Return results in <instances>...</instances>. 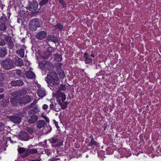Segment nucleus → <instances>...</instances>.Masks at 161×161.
Listing matches in <instances>:
<instances>
[{
    "instance_id": "obj_1",
    "label": "nucleus",
    "mask_w": 161,
    "mask_h": 161,
    "mask_svg": "<svg viewBox=\"0 0 161 161\" xmlns=\"http://www.w3.org/2000/svg\"><path fill=\"white\" fill-rule=\"evenodd\" d=\"M53 72L47 75V77L45 78V80L47 83L52 84L53 86H56L59 84V80L58 78L56 73Z\"/></svg>"
},
{
    "instance_id": "obj_2",
    "label": "nucleus",
    "mask_w": 161,
    "mask_h": 161,
    "mask_svg": "<svg viewBox=\"0 0 161 161\" xmlns=\"http://www.w3.org/2000/svg\"><path fill=\"white\" fill-rule=\"evenodd\" d=\"M42 24V21L40 19H32L29 24L30 29L32 31H35L37 27H40Z\"/></svg>"
},
{
    "instance_id": "obj_3",
    "label": "nucleus",
    "mask_w": 161,
    "mask_h": 161,
    "mask_svg": "<svg viewBox=\"0 0 161 161\" xmlns=\"http://www.w3.org/2000/svg\"><path fill=\"white\" fill-rule=\"evenodd\" d=\"M3 67L6 70L11 69L14 67V61L10 59H7L1 62Z\"/></svg>"
},
{
    "instance_id": "obj_4",
    "label": "nucleus",
    "mask_w": 161,
    "mask_h": 161,
    "mask_svg": "<svg viewBox=\"0 0 161 161\" xmlns=\"http://www.w3.org/2000/svg\"><path fill=\"white\" fill-rule=\"evenodd\" d=\"M39 65L40 68L44 71L48 70L52 66V64L45 60H42L39 62Z\"/></svg>"
},
{
    "instance_id": "obj_5",
    "label": "nucleus",
    "mask_w": 161,
    "mask_h": 161,
    "mask_svg": "<svg viewBox=\"0 0 161 161\" xmlns=\"http://www.w3.org/2000/svg\"><path fill=\"white\" fill-rule=\"evenodd\" d=\"M38 6V4L36 1H33L30 3L28 8L30 11L33 12L36 11L37 9Z\"/></svg>"
},
{
    "instance_id": "obj_6",
    "label": "nucleus",
    "mask_w": 161,
    "mask_h": 161,
    "mask_svg": "<svg viewBox=\"0 0 161 161\" xmlns=\"http://www.w3.org/2000/svg\"><path fill=\"white\" fill-rule=\"evenodd\" d=\"M31 101V97L29 96L26 95L23 97H20L19 99V103L22 104H27Z\"/></svg>"
},
{
    "instance_id": "obj_7",
    "label": "nucleus",
    "mask_w": 161,
    "mask_h": 161,
    "mask_svg": "<svg viewBox=\"0 0 161 161\" xmlns=\"http://www.w3.org/2000/svg\"><path fill=\"white\" fill-rule=\"evenodd\" d=\"M10 121L15 124H19L21 121V118L18 115H14L9 117Z\"/></svg>"
},
{
    "instance_id": "obj_8",
    "label": "nucleus",
    "mask_w": 161,
    "mask_h": 161,
    "mask_svg": "<svg viewBox=\"0 0 161 161\" xmlns=\"http://www.w3.org/2000/svg\"><path fill=\"white\" fill-rule=\"evenodd\" d=\"M47 36V33L45 31L39 32L35 36V37L38 40H42L45 38Z\"/></svg>"
},
{
    "instance_id": "obj_9",
    "label": "nucleus",
    "mask_w": 161,
    "mask_h": 161,
    "mask_svg": "<svg viewBox=\"0 0 161 161\" xmlns=\"http://www.w3.org/2000/svg\"><path fill=\"white\" fill-rule=\"evenodd\" d=\"M38 117L36 115L33 114L27 118L28 122L30 124H34L38 120Z\"/></svg>"
},
{
    "instance_id": "obj_10",
    "label": "nucleus",
    "mask_w": 161,
    "mask_h": 161,
    "mask_svg": "<svg viewBox=\"0 0 161 161\" xmlns=\"http://www.w3.org/2000/svg\"><path fill=\"white\" fill-rule=\"evenodd\" d=\"M19 138L22 140L26 141L29 140L30 138V137L26 132L23 131L20 133Z\"/></svg>"
},
{
    "instance_id": "obj_11",
    "label": "nucleus",
    "mask_w": 161,
    "mask_h": 161,
    "mask_svg": "<svg viewBox=\"0 0 161 161\" xmlns=\"http://www.w3.org/2000/svg\"><path fill=\"white\" fill-rule=\"evenodd\" d=\"M51 143H56L55 147H57L60 146L63 143L62 141H61L59 139L56 138L55 137H52L49 139Z\"/></svg>"
},
{
    "instance_id": "obj_12",
    "label": "nucleus",
    "mask_w": 161,
    "mask_h": 161,
    "mask_svg": "<svg viewBox=\"0 0 161 161\" xmlns=\"http://www.w3.org/2000/svg\"><path fill=\"white\" fill-rule=\"evenodd\" d=\"M24 82L21 80L12 81L11 82V85L13 86H19L24 85Z\"/></svg>"
},
{
    "instance_id": "obj_13",
    "label": "nucleus",
    "mask_w": 161,
    "mask_h": 161,
    "mask_svg": "<svg viewBox=\"0 0 161 161\" xmlns=\"http://www.w3.org/2000/svg\"><path fill=\"white\" fill-rule=\"evenodd\" d=\"M37 94L38 96L42 98L46 95V92L45 89L42 88H38L37 91Z\"/></svg>"
},
{
    "instance_id": "obj_14",
    "label": "nucleus",
    "mask_w": 161,
    "mask_h": 161,
    "mask_svg": "<svg viewBox=\"0 0 161 161\" xmlns=\"http://www.w3.org/2000/svg\"><path fill=\"white\" fill-rule=\"evenodd\" d=\"M4 19L3 17L0 18V22L1 23V24L0 25V30L2 31H5L7 29L5 23H3Z\"/></svg>"
},
{
    "instance_id": "obj_15",
    "label": "nucleus",
    "mask_w": 161,
    "mask_h": 161,
    "mask_svg": "<svg viewBox=\"0 0 161 161\" xmlns=\"http://www.w3.org/2000/svg\"><path fill=\"white\" fill-rule=\"evenodd\" d=\"M52 49L51 47H49L48 49V51H47L45 53V54L46 56L44 57V58H47L49 56H52L54 55V54H52L53 53H54V52L51 51Z\"/></svg>"
},
{
    "instance_id": "obj_16",
    "label": "nucleus",
    "mask_w": 161,
    "mask_h": 161,
    "mask_svg": "<svg viewBox=\"0 0 161 161\" xmlns=\"http://www.w3.org/2000/svg\"><path fill=\"white\" fill-rule=\"evenodd\" d=\"M47 39L48 41L53 42L55 43L58 42L57 37L54 35H50L49 36Z\"/></svg>"
},
{
    "instance_id": "obj_17",
    "label": "nucleus",
    "mask_w": 161,
    "mask_h": 161,
    "mask_svg": "<svg viewBox=\"0 0 161 161\" xmlns=\"http://www.w3.org/2000/svg\"><path fill=\"white\" fill-rule=\"evenodd\" d=\"M25 76L29 79H33L35 77V74L31 71H28L25 73Z\"/></svg>"
},
{
    "instance_id": "obj_18",
    "label": "nucleus",
    "mask_w": 161,
    "mask_h": 161,
    "mask_svg": "<svg viewBox=\"0 0 161 161\" xmlns=\"http://www.w3.org/2000/svg\"><path fill=\"white\" fill-rule=\"evenodd\" d=\"M85 58V62L86 64H90L92 63V59L89 57V55L88 53H85L84 55Z\"/></svg>"
},
{
    "instance_id": "obj_19",
    "label": "nucleus",
    "mask_w": 161,
    "mask_h": 161,
    "mask_svg": "<svg viewBox=\"0 0 161 161\" xmlns=\"http://www.w3.org/2000/svg\"><path fill=\"white\" fill-rule=\"evenodd\" d=\"M46 122L44 120H39L36 124V126L37 128L41 129L44 127L46 125Z\"/></svg>"
},
{
    "instance_id": "obj_20",
    "label": "nucleus",
    "mask_w": 161,
    "mask_h": 161,
    "mask_svg": "<svg viewBox=\"0 0 161 161\" xmlns=\"http://www.w3.org/2000/svg\"><path fill=\"white\" fill-rule=\"evenodd\" d=\"M7 50L4 47H3L0 48V56L1 57H3L7 54Z\"/></svg>"
},
{
    "instance_id": "obj_21",
    "label": "nucleus",
    "mask_w": 161,
    "mask_h": 161,
    "mask_svg": "<svg viewBox=\"0 0 161 161\" xmlns=\"http://www.w3.org/2000/svg\"><path fill=\"white\" fill-rule=\"evenodd\" d=\"M39 111L37 106H36L31 109L28 111L29 114H37Z\"/></svg>"
},
{
    "instance_id": "obj_22",
    "label": "nucleus",
    "mask_w": 161,
    "mask_h": 161,
    "mask_svg": "<svg viewBox=\"0 0 161 161\" xmlns=\"http://www.w3.org/2000/svg\"><path fill=\"white\" fill-rule=\"evenodd\" d=\"M51 130V127L48 124V125H47L44 127L42 130L44 134H47L50 132Z\"/></svg>"
},
{
    "instance_id": "obj_23",
    "label": "nucleus",
    "mask_w": 161,
    "mask_h": 161,
    "mask_svg": "<svg viewBox=\"0 0 161 161\" xmlns=\"http://www.w3.org/2000/svg\"><path fill=\"white\" fill-rule=\"evenodd\" d=\"M15 64L17 66H21L23 65V62L22 60L19 58L16 59Z\"/></svg>"
},
{
    "instance_id": "obj_24",
    "label": "nucleus",
    "mask_w": 161,
    "mask_h": 161,
    "mask_svg": "<svg viewBox=\"0 0 161 161\" xmlns=\"http://www.w3.org/2000/svg\"><path fill=\"white\" fill-rule=\"evenodd\" d=\"M18 55L20 57L23 58L24 56L25 51L24 49L21 48L16 52Z\"/></svg>"
},
{
    "instance_id": "obj_25",
    "label": "nucleus",
    "mask_w": 161,
    "mask_h": 161,
    "mask_svg": "<svg viewBox=\"0 0 161 161\" xmlns=\"http://www.w3.org/2000/svg\"><path fill=\"white\" fill-rule=\"evenodd\" d=\"M90 138H91V142L89 143V145L90 146H92L93 145H97L98 144V143L96 142L94 140V139L93 137V136H91Z\"/></svg>"
},
{
    "instance_id": "obj_26",
    "label": "nucleus",
    "mask_w": 161,
    "mask_h": 161,
    "mask_svg": "<svg viewBox=\"0 0 161 161\" xmlns=\"http://www.w3.org/2000/svg\"><path fill=\"white\" fill-rule=\"evenodd\" d=\"M58 73L61 78H63L64 77L65 75L62 70L59 69L58 70Z\"/></svg>"
},
{
    "instance_id": "obj_27",
    "label": "nucleus",
    "mask_w": 161,
    "mask_h": 161,
    "mask_svg": "<svg viewBox=\"0 0 161 161\" xmlns=\"http://www.w3.org/2000/svg\"><path fill=\"white\" fill-rule=\"evenodd\" d=\"M53 57H55V60L57 61H60L62 58L61 56L60 55H58V53L54 54Z\"/></svg>"
},
{
    "instance_id": "obj_28",
    "label": "nucleus",
    "mask_w": 161,
    "mask_h": 161,
    "mask_svg": "<svg viewBox=\"0 0 161 161\" xmlns=\"http://www.w3.org/2000/svg\"><path fill=\"white\" fill-rule=\"evenodd\" d=\"M10 102L11 104L14 106L17 105L18 102L17 100L14 98H12L10 99Z\"/></svg>"
},
{
    "instance_id": "obj_29",
    "label": "nucleus",
    "mask_w": 161,
    "mask_h": 161,
    "mask_svg": "<svg viewBox=\"0 0 161 161\" xmlns=\"http://www.w3.org/2000/svg\"><path fill=\"white\" fill-rule=\"evenodd\" d=\"M8 47L10 49H12L14 47V45L13 42L11 39H9L8 41Z\"/></svg>"
},
{
    "instance_id": "obj_30",
    "label": "nucleus",
    "mask_w": 161,
    "mask_h": 161,
    "mask_svg": "<svg viewBox=\"0 0 161 161\" xmlns=\"http://www.w3.org/2000/svg\"><path fill=\"white\" fill-rule=\"evenodd\" d=\"M30 152V149H25L24 154L22 156V157L25 158L27 156L31 154Z\"/></svg>"
},
{
    "instance_id": "obj_31",
    "label": "nucleus",
    "mask_w": 161,
    "mask_h": 161,
    "mask_svg": "<svg viewBox=\"0 0 161 161\" xmlns=\"http://www.w3.org/2000/svg\"><path fill=\"white\" fill-rule=\"evenodd\" d=\"M48 0H41L39 2V5L40 6L43 5L47 4L48 2Z\"/></svg>"
},
{
    "instance_id": "obj_32",
    "label": "nucleus",
    "mask_w": 161,
    "mask_h": 161,
    "mask_svg": "<svg viewBox=\"0 0 161 161\" xmlns=\"http://www.w3.org/2000/svg\"><path fill=\"white\" fill-rule=\"evenodd\" d=\"M9 102V100H3L2 103V105L3 107H6L7 106Z\"/></svg>"
},
{
    "instance_id": "obj_33",
    "label": "nucleus",
    "mask_w": 161,
    "mask_h": 161,
    "mask_svg": "<svg viewBox=\"0 0 161 161\" xmlns=\"http://www.w3.org/2000/svg\"><path fill=\"white\" fill-rule=\"evenodd\" d=\"M54 26L55 27V29L57 28L59 30H61L63 27L62 25L60 24H58Z\"/></svg>"
},
{
    "instance_id": "obj_34",
    "label": "nucleus",
    "mask_w": 161,
    "mask_h": 161,
    "mask_svg": "<svg viewBox=\"0 0 161 161\" xmlns=\"http://www.w3.org/2000/svg\"><path fill=\"white\" fill-rule=\"evenodd\" d=\"M25 149L23 147H20L18 149V151L19 153L22 154L24 153H25Z\"/></svg>"
},
{
    "instance_id": "obj_35",
    "label": "nucleus",
    "mask_w": 161,
    "mask_h": 161,
    "mask_svg": "<svg viewBox=\"0 0 161 161\" xmlns=\"http://www.w3.org/2000/svg\"><path fill=\"white\" fill-rule=\"evenodd\" d=\"M26 91L25 89H22L19 91V94L20 95H23L25 94L26 93Z\"/></svg>"
},
{
    "instance_id": "obj_36",
    "label": "nucleus",
    "mask_w": 161,
    "mask_h": 161,
    "mask_svg": "<svg viewBox=\"0 0 161 161\" xmlns=\"http://www.w3.org/2000/svg\"><path fill=\"white\" fill-rule=\"evenodd\" d=\"M26 130L27 131V132L30 133H32L33 132V130L30 128L27 127L26 128Z\"/></svg>"
},
{
    "instance_id": "obj_37",
    "label": "nucleus",
    "mask_w": 161,
    "mask_h": 161,
    "mask_svg": "<svg viewBox=\"0 0 161 161\" xmlns=\"http://www.w3.org/2000/svg\"><path fill=\"white\" fill-rule=\"evenodd\" d=\"M30 154H36L37 153V151L36 149H30Z\"/></svg>"
},
{
    "instance_id": "obj_38",
    "label": "nucleus",
    "mask_w": 161,
    "mask_h": 161,
    "mask_svg": "<svg viewBox=\"0 0 161 161\" xmlns=\"http://www.w3.org/2000/svg\"><path fill=\"white\" fill-rule=\"evenodd\" d=\"M67 104L68 103L67 102H64L63 104H62V105L61 106V108L63 109H64L66 107Z\"/></svg>"
},
{
    "instance_id": "obj_39",
    "label": "nucleus",
    "mask_w": 161,
    "mask_h": 161,
    "mask_svg": "<svg viewBox=\"0 0 161 161\" xmlns=\"http://www.w3.org/2000/svg\"><path fill=\"white\" fill-rule=\"evenodd\" d=\"M4 127V125L2 123H0V131H2L3 130Z\"/></svg>"
},
{
    "instance_id": "obj_40",
    "label": "nucleus",
    "mask_w": 161,
    "mask_h": 161,
    "mask_svg": "<svg viewBox=\"0 0 161 161\" xmlns=\"http://www.w3.org/2000/svg\"><path fill=\"white\" fill-rule=\"evenodd\" d=\"M65 89V87L64 86L61 85L59 87V90L60 91L61 90H64Z\"/></svg>"
},
{
    "instance_id": "obj_41",
    "label": "nucleus",
    "mask_w": 161,
    "mask_h": 161,
    "mask_svg": "<svg viewBox=\"0 0 161 161\" xmlns=\"http://www.w3.org/2000/svg\"><path fill=\"white\" fill-rule=\"evenodd\" d=\"M61 96L62 100V102H63L64 101L66 98V96L65 94H62Z\"/></svg>"
},
{
    "instance_id": "obj_42",
    "label": "nucleus",
    "mask_w": 161,
    "mask_h": 161,
    "mask_svg": "<svg viewBox=\"0 0 161 161\" xmlns=\"http://www.w3.org/2000/svg\"><path fill=\"white\" fill-rule=\"evenodd\" d=\"M5 44L4 40L3 39L0 38V45L3 46Z\"/></svg>"
},
{
    "instance_id": "obj_43",
    "label": "nucleus",
    "mask_w": 161,
    "mask_h": 161,
    "mask_svg": "<svg viewBox=\"0 0 161 161\" xmlns=\"http://www.w3.org/2000/svg\"><path fill=\"white\" fill-rule=\"evenodd\" d=\"M16 74L20 76L22 74V72L20 70H17L16 71Z\"/></svg>"
},
{
    "instance_id": "obj_44",
    "label": "nucleus",
    "mask_w": 161,
    "mask_h": 161,
    "mask_svg": "<svg viewBox=\"0 0 161 161\" xmlns=\"http://www.w3.org/2000/svg\"><path fill=\"white\" fill-rule=\"evenodd\" d=\"M36 103V102H35L34 101L33 102V103H32L31 105L29 106V108H31L32 107H34L35 104Z\"/></svg>"
},
{
    "instance_id": "obj_45",
    "label": "nucleus",
    "mask_w": 161,
    "mask_h": 161,
    "mask_svg": "<svg viewBox=\"0 0 161 161\" xmlns=\"http://www.w3.org/2000/svg\"><path fill=\"white\" fill-rule=\"evenodd\" d=\"M48 107V106L47 104H44L42 106V109L44 110H46Z\"/></svg>"
},
{
    "instance_id": "obj_46",
    "label": "nucleus",
    "mask_w": 161,
    "mask_h": 161,
    "mask_svg": "<svg viewBox=\"0 0 161 161\" xmlns=\"http://www.w3.org/2000/svg\"><path fill=\"white\" fill-rule=\"evenodd\" d=\"M54 121L55 122V125H56L57 129H58L59 128V127L58 126V123L57 122H56L55 120H54Z\"/></svg>"
},
{
    "instance_id": "obj_47",
    "label": "nucleus",
    "mask_w": 161,
    "mask_h": 161,
    "mask_svg": "<svg viewBox=\"0 0 161 161\" xmlns=\"http://www.w3.org/2000/svg\"><path fill=\"white\" fill-rule=\"evenodd\" d=\"M4 97V95L3 94H0V99L3 98Z\"/></svg>"
},
{
    "instance_id": "obj_48",
    "label": "nucleus",
    "mask_w": 161,
    "mask_h": 161,
    "mask_svg": "<svg viewBox=\"0 0 161 161\" xmlns=\"http://www.w3.org/2000/svg\"><path fill=\"white\" fill-rule=\"evenodd\" d=\"M4 89L3 88H0V93L3 92H4Z\"/></svg>"
},
{
    "instance_id": "obj_49",
    "label": "nucleus",
    "mask_w": 161,
    "mask_h": 161,
    "mask_svg": "<svg viewBox=\"0 0 161 161\" xmlns=\"http://www.w3.org/2000/svg\"><path fill=\"white\" fill-rule=\"evenodd\" d=\"M41 159H31L30 161H40Z\"/></svg>"
},
{
    "instance_id": "obj_50",
    "label": "nucleus",
    "mask_w": 161,
    "mask_h": 161,
    "mask_svg": "<svg viewBox=\"0 0 161 161\" xmlns=\"http://www.w3.org/2000/svg\"><path fill=\"white\" fill-rule=\"evenodd\" d=\"M61 3L62 4V7L63 8H64L66 7V4L64 2H63V3Z\"/></svg>"
},
{
    "instance_id": "obj_51",
    "label": "nucleus",
    "mask_w": 161,
    "mask_h": 161,
    "mask_svg": "<svg viewBox=\"0 0 161 161\" xmlns=\"http://www.w3.org/2000/svg\"><path fill=\"white\" fill-rule=\"evenodd\" d=\"M49 107H50V108H53L54 106V105L53 104H51L50 105Z\"/></svg>"
},
{
    "instance_id": "obj_52",
    "label": "nucleus",
    "mask_w": 161,
    "mask_h": 161,
    "mask_svg": "<svg viewBox=\"0 0 161 161\" xmlns=\"http://www.w3.org/2000/svg\"><path fill=\"white\" fill-rule=\"evenodd\" d=\"M58 158H53L51 159V160L52 161H56L57 159H58Z\"/></svg>"
},
{
    "instance_id": "obj_53",
    "label": "nucleus",
    "mask_w": 161,
    "mask_h": 161,
    "mask_svg": "<svg viewBox=\"0 0 161 161\" xmlns=\"http://www.w3.org/2000/svg\"><path fill=\"white\" fill-rule=\"evenodd\" d=\"M4 85V84L3 82H0V86H3Z\"/></svg>"
},
{
    "instance_id": "obj_54",
    "label": "nucleus",
    "mask_w": 161,
    "mask_h": 161,
    "mask_svg": "<svg viewBox=\"0 0 161 161\" xmlns=\"http://www.w3.org/2000/svg\"><path fill=\"white\" fill-rule=\"evenodd\" d=\"M58 1L60 3H62L64 2L63 0H58Z\"/></svg>"
},
{
    "instance_id": "obj_55",
    "label": "nucleus",
    "mask_w": 161,
    "mask_h": 161,
    "mask_svg": "<svg viewBox=\"0 0 161 161\" xmlns=\"http://www.w3.org/2000/svg\"><path fill=\"white\" fill-rule=\"evenodd\" d=\"M91 56L92 57V58H94V57H95V56H94V55L92 53L91 54Z\"/></svg>"
},
{
    "instance_id": "obj_56",
    "label": "nucleus",
    "mask_w": 161,
    "mask_h": 161,
    "mask_svg": "<svg viewBox=\"0 0 161 161\" xmlns=\"http://www.w3.org/2000/svg\"><path fill=\"white\" fill-rule=\"evenodd\" d=\"M58 104L59 105H60V106H61L62 105V103H61L60 101H59V102H58Z\"/></svg>"
},
{
    "instance_id": "obj_57",
    "label": "nucleus",
    "mask_w": 161,
    "mask_h": 161,
    "mask_svg": "<svg viewBox=\"0 0 161 161\" xmlns=\"http://www.w3.org/2000/svg\"><path fill=\"white\" fill-rule=\"evenodd\" d=\"M54 109V110L55 111H56V112H58V111H59V110L56 109L55 108Z\"/></svg>"
},
{
    "instance_id": "obj_58",
    "label": "nucleus",
    "mask_w": 161,
    "mask_h": 161,
    "mask_svg": "<svg viewBox=\"0 0 161 161\" xmlns=\"http://www.w3.org/2000/svg\"><path fill=\"white\" fill-rule=\"evenodd\" d=\"M58 65H59V68H61V67L60 66V65H61V64L60 63H58Z\"/></svg>"
}]
</instances>
